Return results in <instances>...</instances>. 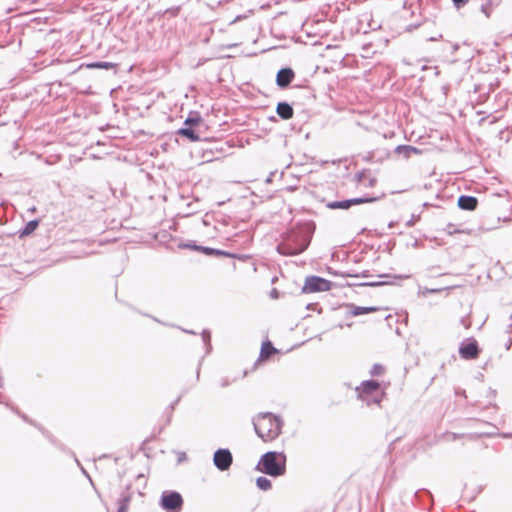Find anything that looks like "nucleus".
Returning a JSON list of instances; mask_svg holds the SVG:
<instances>
[{
	"mask_svg": "<svg viewBox=\"0 0 512 512\" xmlns=\"http://www.w3.org/2000/svg\"><path fill=\"white\" fill-rule=\"evenodd\" d=\"M419 219H420V216L415 217L414 215H412L411 219H410L409 221H407L406 225H407L408 227H411V226H413V225L415 224V222H416L417 220H419Z\"/></svg>",
	"mask_w": 512,
	"mask_h": 512,
	"instance_id": "obj_41",
	"label": "nucleus"
},
{
	"mask_svg": "<svg viewBox=\"0 0 512 512\" xmlns=\"http://www.w3.org/2000/svg\"><path fill=\"white\" fill-rule=\"evenodd\" d=\"M467 2H453L454 4V7L459 10L461 9L462 7H464V5L466 4Z\"/></svg>",
	"mask_w": 512,
	"mask_h": 512,
	"instance_id": "obj_45",
	"label": "nucleus"
},
{
	"mask_svg": "<svg viewBox=\"0 0 512 512\" xmlns=\"http://www.w3.org/2000/svg\"><path fill=\"white\" fill-rule=\"evenodd\" d=\"M384 395H385L384 392H378V393L372 394L371 396H366L364 398H361V400L364 401L367 406H371L373 404L380 405Z\"/></svg>",
	"mask_w": 512,
	"mask_h": 512,
	"instance_id": "obj_27",
	"label": "nucleus"
},
{
	"mask_svg": "<svg viewBox=\"0 0 512 512\" xmlns=\"http://www.w3.org/2000/svg\"><path fill=\"white\" fill-rule=\"evenodd\" d=\"M380 199L378 196H361V197H355V198H349L350 206L365 204V203H373Z\"/></svg>",
	"mask_w": 512,
	"mask_h": 512,
	"instance_id": "obj_25",
	"label": "nucleus"
},
{
	"mask_svg": "<svg viewBox=\"0 0 512 512\" xmlns=\"http://www.w3.org/2000/svg\"><path fill=\"white\" fill-rule=\"evenodd\" d=\"M183 458H186L185 453H182L181 456H179L178 461H182Z\"/></svg>",
	"mask_w": 512,
	"mask_h": 512,
	"instance_id": "obj_53",
	"label": "nucleus"
},
{
	"mask_svg": "<svg viewBox=\"0 0 512 512\" xmlns=\"http://www.w3.org/2000/svg\"><path fill=\"white\" fill-rule=\"evenodd\" d=\"M201 124H203V118L198 111H190L183 123L184 126L191 128L197 127Z\"/></svg>",
	"mask_w": 512,
	"mask_h": 512,
	"instance_id": "obj_21",
	"label": "nucleus"
},
{
	"mask_svg": "<svg viewBox=\"0 0 512 512\" xmlns=\"http://www.w3.org/2000/svg\"><path fill=\"white\" fill-rule=\"evenodd\" d=\"M383 372H384V366L379 363H375L370 370V374L372 376H380L383 374Z\"/></svg>",
	"mask_w": 512,
	"mask_h": 512,
	"instance_id": "obj_32",
	"label": "nucleus"
},
{
	"mask_svg": "<svg viewBox=\"0 0 512 512\" xmlns=\"http://www.w3.org/2000/svg\"><path fill=\"white\" fill-rule=\"evenodd\" d=\"M333 282L317 275H310L305 278L302 287V293H317L330 291L333 287Z\"/></svg>",
	"mask_w": 512,
	"mask_h": 512,
	"instance_id": "obj_6",
	"label": "nucleus"
},
{
	"mask_svg": "<svg viewBox=\"0 0 512 512\" xmlns=\"http://www.w3.org/2000/svg\"><path fill=\"white\" fill-rule=\"evenodd\" d=\"M368 26H369V28H371V29H373V30H375L376 28H379V27H380V25L375 26V25L373 24V21H372V20H371L370 22H368Z\"/></svg>",
	"mask_w": 512,
	"mask_h": 512,
	"instance_id": "obj_48",
	"label": "nucleus"
},
{
	"mask_svg": "<svg viewBox=\"0 0 512 512\" xmlns=\"http://www.w3.org/2000/svg\"><path fill=\"white\" fill-rule=\"evenodd\" d=\"M184 505L182 495L175 490H165L161 493L159 506L165 512H181Z\"/></svg>",
	"mask_w": 512,
	"mask_h": 512,
	"instance_id": "obj_5",
	"label": "nucleus"
},
{
	"mask_svg": "<svg viewBox=\"0 0 512 512\" xmlns=\"http://www.w3.org/2000/svg\"><path fill=\"white\" fill-rule=\"evenodd\" d=\"M39 219H32L28 221L23 228L18 231L19 238L26 237L33 233L39 226Z\"/></svg>",
	"mask_w": 512,
	"mask_h": 512,
	"instance_id": "obj_22",
	"label": "nucleus"
},
{
	"mask_svg": "<svg viewBox=\"0 0 512 512\" xmlns=\"http://www.w3.org/2000/svg\"><path fill=\"white\" fill-rule=\"evenodd\" d=\"M327 272H328V274H330L332 276H341V274L343 273V272H339L337 270H334L331 267H327Z\"/></svg>",
	"mask_w": 512,
	"mask_h": 512,
	"instance_id": "obj_38",
	"label": "nucleus"
},
{
	"mask_svg": "<svg viewBox=\"0 0 512 512\" xmlns=\"http://www.w3.org/2000/svg\"><path fill=\"white\" fill-rule=\"evenodd\" d=\"M198 252L203 253L206 256H213V257H227L232 259H240V256L236 253H232L226 250H221L213 247L208 246H199Z\"/></svg>",
	"mask_w": 512,
	"mask_h": 512,
	"instance_id": "obj_14",
	"label": "nucleus"
},
{
	"mask_svg": "<svg viewBox=\"0 0 512 512\" xmlns=\"http://www.w3.org/2000/svg\"><path fill=\"white\" fill-rule=\"evenodd\" d=\"M0 387H2V380L0 381Z\"/></svg>",
	"mask_w": 512,
	"mask_h": 512,
	"instance_id": "obj_60",
	"label": "nucleus"
},
{
	"mask_svg": "<svg viewBox=\"0 0 512 512\" xmlns=\"http://www.w3.org/2000/svg\"><path fill=\"white\" fill-rule=\"evenodd\" d=\"M269 120L270 121H276V117L275 116H271V117H269Z\"/></svg>",
	"mask_w": 512,
	"mask_h": 512,
	"instance_id": "obj_56",
	"label": "nucleus"
},
{
	"mask_svg": "<svg viewBox=\"0 0 512 512\" xmlns=\"http://www.w3.org/2000/svg\"><path fill=\"white\" fill-rule=\"evenodd\" d=\"M429 206H433V205L428 202L423 203V207H429Z\"/></svg>",
	"mask_w": 512,
	"mask_h": 512,
	"instance_id": "obj_55",
	"label": "nucleus"
},
{
	"mask_svg": "<svg viewBox=\"0 0 512 512\" xmlns=\"http://www.w3.org/2000/svg\"><path fill=\"white\" fill-rule=\"evenodd\" d=\"M180 11V6H174L171 8H167L163 12V16H167V18L175 17Z\"/></svg>",
	"mask_w": 512,
	"mask_h": 512,
	"instance_id": "obj_33",
	"label": "nucleus"
},
{
	"mask_svg": "<svg viewBox=\"0 0 512 512\" xmlns=\"http://www.w3.org/2000/svg\"><path fill=\"white\" fill-rule=\"evenodd\" d=\"M452 53H455L459 48L460 45L458 43L451 44Z\"/></svg>",
	"mask_w": 512,
	"mask_h": 512,
	"instance_id": "obj_46",
	"label": "nucleus"
},
{
	"mask_svg": "<svg viewBox=\"0 0 512 512\" xmlns=\"http://www.w3.org/2000/svg\"><path fill=\"white\" fill-rule=\"evenodd\" d=\"M5 405L10 408L15 414H17L20 418H22L25 422L37 427L40 431L44 433V429L37 425L32 419H30L26 414L22 413L16 406L11 403H5Z\"/></svg>",
	"mask_w": 512,
	"mask_h": 512,
	"instance_id": "obj_26",
	"label": "nucleus"
},
{
	"mask_svg": "<svg viewBox=\"0 0 512 512\" xmlns=\"http://www.w3.org/2000/svg\"><path fill=\"white\" fill-rule=\"evenodd\" d=\"M334 4L337 11L349 9V6H347V2H334Z\"/></svg>",
	"mask_w": 512,
	"mask_h": 512,
	"instance_id": "obj_37",
	"label": "nucleus"
},
{
	"mask_svg": "<svg viewBox=\"0 0 512 512\" xmlns=\"http://www.w3.org/2000/svg\"><path fill=\"white\" fill-rule=\"evenodd\" d=\"M512 345V339H509V341L506 343V349L509 350Z\"/></svg>",
	"mask_w": 512,
	"mask_h": 512,
	"instance_id": "obj_50",
	"label": "nucleus"
},
{
	"mask_svg": "<svg viewBox=\"0 0 512 512\" xmlns=\"http://www.w3.org/2000/svg\"><path fill=\"white\" fill-rule=\"evenodd\" d=\"M312 305H313L312 303H309V304L307 305V309L312 308Z\"/></svg>",
	"mask_w": 512,
	"mask_h": 512,
	"instance_id": "obj_58",
	"label": "nucleus"
},
{
	"mask_svg": "<svg viewBox=\"0 0 512 512\" xmlns=\"http://www.w3.org/2000/svg\"><path fill=\"white\" fill-rule=\"evenodd\" d=\"M367 170L363 169L355 174V181L358 183L363 182L365 176H366Z\"/></svg>",
	"mask_w": 512,
	"mask_h": 512,
	"instance_id": "obj_36",
	"label": "nucleus"
},
{
	"mask_svg": "<svg viewBox=\"0 0 512 512\" xmlns=\"http://www.w3.org/2000/svg\"><path fill=\"white\" fill-rule=\"evenodd\" d=\"M326 207L330 210H348L351 208L349 199L329 201L326 203Z\"/></svg>",
	"mask_w": 512,
	"mask_h": 512,
	"instance_id": "obj_24",
	"label": "nucleus"
},
{
	"mask_svg": "<svg viewBox=\"0 0 512 512\" xmlns=\"http://www.w3.org/2000/svg\"><path fill=\"white\" fill-rule=\"evenodd\" d=\"M456 395L466 397V392L465 390L459 389L456 391Z\"/></svg>",
	"mask_w": 512,
	"mask_h": 512,
	"instance_id": "obj_47",
	"label": "nucleus"
},
{
	"mask_svg": "<svg viewBox=\"0 0 512 512\" xmlns=\"http://www.w3.org/2000/svg\"><path fill=\"white\" fill-rule=\"evenodd\" d=\"M394 152L398 155H403L404 158L408 159L411 157L412 154H421L422 151L412 145H398L395 147Z\"/></svg>",
	"mask_w": 512,
	"mask_h": 512,
	"instance_id": "obj_20",
	"label": "nucleus"
},
{
	"mask_svg": "<svg viewBox=\"0 0 512 512\" xmlns=\"http://www.w3.org/2000/svg\"><path fill=\"white\" fill-rule=\"evenodd\" d=\"M271 181V176L268 177V179L266 180V182H270Z\"/></svg>",
	"mask_w": 512,
	"mask_h": 512,
	"instance_id": "obj_59",
	"label": "nucleus"
},
{
	"mask_svg": "<svg viewBox=\"0 0 512 512\" xmlns=\"http://www.w3.org/2000/svg\"><path fill=\"white\" fill-rule=\"evenodd\" d=\"M413 504L426 510L433 504V496L431 492L425 488L418 489L414 492Z\"/></svg>",
	"mask_w": 512,
	"mask_h": 512,
	"instance_id": "obj_10",
	"label": "nucleus"
},
{
	"mask_svg": "<svg viewBox=\"0 0 512 512\" xmlns=\"http://www.w3.org/2000/svg\"><path fill=\"white\" fill-rule=\"evenodd\" d=\"M183 332L188 333V334L196 335V332H194L193 330L183 329Z\"/></svg>",
	"mask_w": 512,
	"mask_h": 512,
	"instance_id": "obj_49",
	"label": "nucleus"
},
{
	"mask_svg": "<svg viewBox=\"0 0 512 512\" xmlns=\"http://www.w3.org/2000/svg\"><path fill=\"white\" fill-rule=\"evenodd\" d=\"M345 309V316L346 317H356L368 313H372L378 310L375 306H357L353 303H348L343 306Z\"/></svg>",
	"mask_w": 512,
	"mask_h": 512,
	"instance_id": "obj_12",
	"label": "nucleus"
},
{
	"mask_svg": "<svg viewBox=\"0 0 512 512\" xmlns=\"http://www.w3.org/2000/svg\"><path fill=\"white\" fill-rule=\"evenodd\" d=\"M256 487L261 491H268L272 488V482L265 476H259L255 481Z\"/></svg>",
	"mask_w": 512,
	"mask_h": 512,
	"instance_id": "obj_28",
	"label": "nucleus"
},
{
	"mask_svg": "<svg viewBox=\"0 0 512 512\" xmlns=\"http://www.w3.org/2000/svg\"><path fill=\"white\" fill-rule=\"evenodd\" d=\"M231 384V381L227 377H223L220 381V386L225 388Z\"/></svg>",
	"mask_w": 512,
	"mask_h": 512,
	"instance_id": "obj_39",
	"label": "nucleus"
},
{
	"mask_svg": "<svg viewBox=\"0 0 512 512\" xmlns=\"http://www.w3.org/2000/svg\"><path fill=\"white\" fill-rule=\"evenodd\" d=\"M81 470H82L83 474H85L91 480V478L89 477L88 473L86 472V470L83 467L81 468Z\"/></svg>",
	"mask_w": 512,
	"mask_h": 512,
	"instance_id": "obj_54",
	"label": "nucleus"
},
{
	"mask_svg": "<svg viewBox=\"0 0 512 512\" xmlns=\"http://www.w3.org/2000/svg\"><path fill=\"white\" fill-rule=\"evenodd\" d=\"M276 353H278V349L275 348L273 343L267 339L261 345L260 357L258 358L257 362H259L260 359H269Z\"/></svg>",
	"mask_w": 512,
	"mask_h": 512,
	"instance_id": "obj_19",
	"label": "nucleus"
},
{
	"mask_svg": "<svg viewBox=\"0 0 512 512\" xmlns=\"http://www.w3.org/2000/svg\"><path fill=\"white\" fill-rule=\"evenodd\" d=\"M496 4H498V2H496ZM494 7L495 2H483L480 7V11L485 15L486 18H489L494 10Z\"/></svg>",
	"mask_w": 512,
	"mask_h": 512,
	"instance_id": "obj_29",
	"label": "nucleus"
},
{
	"mask_svg": "<svg viewBox=\"0 0 512 512\" xmlns=\"http://www.w3.org/2000/svg\"><path fill=\"white\" fill-rule=\"evenodd\" d=\"M440 9L436 2H403L397 16L404 22L403 31L412 32L421 29V36L426 41H437L442 38L438 27Z\"/></svg>",
	"mask_w": 512,
	"mask_h": 512,
	"instance_id": "obj_1",
	"label": "nucleus"
},
{
	"mask_svg": "<svg viewBox=\"0 0 512 512\" xmlns=\"http://www.w3.org/2000/svg\"><path fill=\"white\" fill-rule=\"evenodd\" d=\"M213 465L221 472L228 471L233 464V455L229 448H218L213 453Z\"/></svg>",
	"mask_w": 512,
	"mask_h": 512,
	"instance_id": "obj_8",
	"label": "nucleus"
},
{
	"mask_svg": "<svg viewBox=\"0 0 512 512\" xmlns=\"http://www.w3.org/2000/svg\"><path fill=\"white\" fill-rule=\"evenodd\" d=\"M316 230L313 220L297 222L293 227L281 234V240L276 245V251L282 256L302 254L309 247Z\"/></svg>",
	"mask_w": 512,
	"mask_h": 512,
	"instance_id": "obj_2",
	"label": "nucleus"
},
{
	"mask_svg": "<svg viewBox=\"0 0 512 512\" xmlns=\"http://www.w3.org/2000/svg\"><path fill=\"white\" fill-rule=\"evenodd\" d=\"M380 278H387L389 280H384V281H369V282H363V283H360L359 286H364V287H380V286H384V285H394L395 282L394 280H403V279H407L409 278L408 275H402V274H399V275H391V274H381L379 275Z\"/></svg>",
	"mask_w": 512,
	"mask_h": 512,
	"instance_id": "obj_13",
	"label": "nucleus"
},
{
	"mask_svg": "<svg viewBox=\"0 0 512 512\" xmlns=\"http://www.w3.org/2000/svg\"><path fill=\"white\" fill-rule=\"evenodd\" d=\"M276 114L282 120H290L294 116L293 105L287 101H279L276 105Z\"/></svg>",
	"mask_w": 512,
	"mask_h": 512,
	"instance_id": "obj_16",
	"label": "nucleus"
},
{
	"mask_svg": "<svg viewBox=\"0 0 512 512\" xmlns=\"http://www.w3.org/2000/svg\"><path fill=\"white\" fill-rule=\"evenodd\" d=\"M177 135L187 138L190 142H198L201 141V137L198 132L191 127L183 126L177 130Z\"/></svg>",
	"mask_w": 512,
	"mask_h": 512,
	"instance_id": "obj_18",
	"label": "nucleus"
},
{
	"mask_svg": "<svg viewBox=\"0 0 512 512\" xmlns=\"http://www.w3.org/2000/svg\"><path fill=\"white\" fill-rule=\"evenodd\" d=\"M457 206L461 210L474 211L478 206V199L472 195H460L457 200Z\"/></svg>",
	"mask_w": 512,
	"mask_h": 512,
	"instance_id": "obj_15",
	"label": "nucleus"
},
{
	"mask_svg": "<svg viewBox=\"0 0 512 512\" xmlns=\"http://www.w3.org/2000/svg\"><path fill=\"white\" fill-rule=\"evenodd\" d=\"M199 246L196 241H193V240H189L187 242H180L178 244V248L180 249H190V250H194V251H198L199 250Z\"/></svg>",
	"mask_w": 512,
	"mask_h": 512,
	"instance_id": "obj_31",
	"label": "nucleus"
},
{
	"mask_svg": "<svg viewBox=\"0 0 512 512\" xmlns=\"http://www.w3.org/2000/svg\"><path fill=\"white\" fill-rule=\"evenodd\" d=\"M377 183V179L375 177H371L368 180V183L365 185L366 187H374Z\"/></svg>",
	"mask_w": 512,
	"mask_h": 512,
	"instance_id": "obj_43",
	"label": "nucleus"
},
{
	"mask_svg": "<svg viewBox=\"0 0 512 512\" xmlns=\"http://www.w3.org/2000/svg\"><path fill=\"white\" fill-rule=\"evenodd\" d=\"M202 341L204 345L206 346V354L210 353L212 346H211V333L209 330L204 329L201 333Z\"/></svg>",
	"mask_w": 512,
	"mask_h": 512,
	"instance_id": "obj_30",
	"label": "nucleus"
},
{
	"mask_svg": "<svg viewBox=\"0 0 512 512\" xmlns=\"http://www.w3.org/2000/svg\"><path fill=\"white\" fill-rule=\"evenodd\" d=\"M131 485L126 486V490L123 491L117 501L118 509L117 512H127L129 508V504L132 499V492L130 491Z\"/></svg>",
	"mask_w": 512,
	"mask_h": 512,
	"instance_id": "obj_17",
	"label": "nucleus"
},
{
	"mask_svg": "<svg viewBox=\"0 0 512 512\" xmlns=\"http://www.w3.org/2000/svg\"><path fill=\"white\" fill-rule=\"evenodd\" d=\"M165 413L167 414L166 424L168 425L171 422L173 411H171V409H168V407H167L165 410Z\"/></svg>",
	"mask_w": 512,
	"mask_h": 512,
	"instance_id": "obj_42",
	"label": "nucleus"
},
{
	"mask_svg": "<svg viewBox=\"0 0 512 512\" xmlns=\"http://www.w3.org/2000/svg\"><path fill=\"white\" fill-rule=\"evenodd\" d=\"M295 78V72L291 67H282L276 74V85L280 89H286L290 86Z\"/></svg>",
	"mask_w": 512,
	"mask_h": 512,
	"instance_id": "obj_9",
	"label": "nucleus"
},
{
	"mask_svg": "<svg viewBox=\"0 0 512 512\" xmlns=\"http://www.w3.org/2000/svg\"><path fill=\"white\" fill-rule=\"evenodd\" d=\"M181 396H178L169 406L168 409H171V411H174L176 405L180 402Z\"/></svg>",
	"mask_w": 512,
	"mask_h": 512,
	"instance_id": "obj_40",
	"label": "nucleus"
},
{
	"mask_svg": "<svg viewBox=\"0 0 512 512\" xmlns=\"http://www.w3.org/2000/svg\"><path fill=\"white\" fill-rule=\"evenodd\" d=\"M200 367H201V361L199 362L198 364V368H197V379L199 378V375H200Z\"/></svg>",
	"mask_w": 512,
	"mask_h": 512,
	"instance_id": "obj_51",
	"label": "nucleus"
},
{
	"mask_svg": "<svg viewBox=\"0 0 512 512\" xmlns=\"http://www.w3.org/2000/svg\"><path fill=\"white\" fill-rule=\"evenodd\" d=\"M356 391L359 399L371 396L372 394L380 392V383L373 379L365 380L356 388Z\"/></svg>",
	"mask_w": 512,
	"mask_h": 512,
	"instance_id": "obj_11",
	"label": "nucleus"
},
{
	"mask_svg": "<svg viewBox=\"0 0 512 512\" xmlns=\"http://www.w3.org/2000/svg\"><path fill=\"white\" fill-rule=\"evenodd\" d=\"M254 430L264 442H270L282 433L284 422L282 418L271 412H261L253 419Z\"/></svg>",
	"mask_w": 512,
	"mask_h": 512,
	"instance_id": "obj_3",
	"label": "nucleus"
},
{
	"mask_svg": "<svg viewBox=\"0 0 512 512\" xmlns=\"http://www.w3.org/2000/svg\"><path fill=\"white\" fill-rule=\"evenodd\" d=\"M342 277H355V278H359V277H368L369 276V271L365 270L361 273H342L341 274Z\"/></svg>",
	"mask_w": 512,
	"mask_h": 512,
	"instance_id": "obj_35",
	"label": "nucleus"
},
{
	"mask_svg": "<svg viewBox=\"0 0 512 512\" xmlns=\"http://www.w3.org/2000/svg\"><path fill=\"white\" fill-rule=\"evenodd\" d=\"M270 296L273 299H277L279 297V291L276 288H273L270 292Z\"/></svg>",
	"mask_w": 512,
	"mask_h": 512,
	"instance_id": "obj_44",
	"label": "nucleus"
},
{
	"mask_svg": "<svg viewBox=\"0 0 512 512\" xmlns=\"http://www.w3.org/2000/svg\"><path fill=\"white\" fill-rule=\"evenodd\" d=\"M255 470L272 478L282 477L287 471V456L283 451H267L260 456Z\"/></svg>",
	"mask_w": 512,
	"mask_h": 512,
	"instance_id": "obj_4",
	"label": "nucleus"
},
{
	"mask_svg": "<svg viewBox=\"0 0 512 512\" xmlns=\"http://www.w3.org/2000/svg\"><path fill=\"white\" fill-rule=\"evenodd\" d=\"M268 7H270V4H269V3L261 5V6H260V9H266V8H268Z\"/></svg>",
	"mask_w": 512,
	"mask_h": 512,
	"instance_id": "obj_52",
	"label": "nucleus"
},
{
	"mask_svg": "<svg viewBox=\"0 0 512 512\" xmlns=\"http://www.w3.org/2000/svg\"><path fill=\"white\" fill-rule=\"evenodd\" d=\"M86 67L89 69H105V70H114L116 73L117 64L108 61H95L86 64Z\"/></svg>",
	"mask_w": 512,
	"mask_h": 512,
	"instance_id": "obj_23",
	"label": "nucleus"
},
{
	"mask_svg": "<svg viewBox=\"0 0 512 512\" xmlns=\"http://www.w3.org/2000/svg\"><path fill=\"white\" fill-rule=\"evenodd\" d=\"M254 10L253 9H249L247 11V13H244V14H238L237 16H235L234 19H232L229 24H234V23H237L239 21H242L243 19H246L250 14H253Z\"/></svg>",
	"mask_w": 512,
	"mask_h": 512,
	"instance_id": "obj_34",
	"label": "nucleus"
},
{
	"mask_svg": "<svg viewBox=\"0 0 512 512\" xmlns=\"http://www.w3.org/2000/svg\"><path fill=\"white\" fill-rule=\"evenodd\" d=\"M215 150L216 151H223V148H219V146H216Z\"/></svg>",
	"mask_w": 512,
	"mask_h": 512,
	"instance_id": "obj_57",
	"label": "nucleus"
},
{
	"mask_svg": "<svg viewBox=\"0 0 512 512\" xmlns=\"http://www.w3.org/2000/svg\"><path fill=\"white\" fill-rule=\"evenodd\" d=\"M458 352L462 359L474 360L479 357L481 349L474 337H468L460 343Z\"/></svg>",
	"mask_w": 512,
	"mask_h": 512,
	"instance_id": "obj_7",
	"label": "nucleus"
}]
</instances>
